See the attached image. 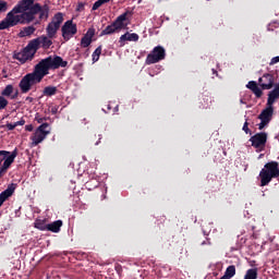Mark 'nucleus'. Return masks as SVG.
Masks as SVG:
<instances>
[{
    "mask_svg": "<svg viewBox=\"0 0 279 279\" xmlns=\"http://www.w3.org/2000/svg\"><path fill=\"white\" fill-rule=\"evenodd\" d=\"M36 14L39 19H49V7L39 3L34 4V0H21L0 22V29H10L16 25H27L34 21Z\"/></svg>",
    "mask_w": 279,
    "mask_h": 279,
    "instance_id": "nucleus-1",
    "label": "nucleus"
},
{
    "mask_svg": "<svg viewBox=\"0 0 279 279\" xmlns=\"http://www.w3.org/2000/svg\"><path fill=\"white\" fill-rule=\"evenodd\" d=\"M69 64L68 61H64L62 57L59 56H49L46 59H43L39 63L35 65V69L32 73L26 74L20 82L19 86L22 93H29L34 84H40L45 75H49V70L64 69Z\"/></svg>",
    "mask_w": 279,
    "mask_h": 279,
    "instance_id": "nucleus-2",
    "label": "nucleus"
},
{
    "mask_svg": "<svg viewBox=\"0 0 279 279\" xmlns=\"http://www.w3.org/2000/svg\"><path fill=\"white\" fill-rule=\"evenodd\" d=\"M52 39L53 38L49 37L48 35L47 36L43 35L40 37L32 39L28 43V45L24 48V50L16 54V59L20 62H22V64H25V62H27V60H32V58H34V56H36V51H38V49H40V45H41L43 49H49V47H51V45H53Z\"/></svg>",
    "mask_w": 279,
    "mask_h": 279,
    "instance_id": "nucleus-3",
    "label": "nucleus"
},
{
    "mask_svg": "<svg viewBox=\"0 0 279 279\" xmlns=\"http://www.w3.org/2000/svg\"><path fill=\"white\" fill-rule=\"evenodd\" d=\"M278 162L271 161L266 163L264 169L259 172L260 186H267V184H269L274 178H278Z\"/></svg>",
    "mask_w": 279,
    "mask_h": 279,
    "instance_id": "nucleus-4",
    "label": "nucleus"
},
{
    "mask_svg": "<svg viewBox=\"0 0 279 279\" xmlns=\"http://www.w3.org/2000/svg\"><path fill=\"white\" fill-rule=\"evenodd\" d=\"M51 134V130L49 129V124L48 123H43L41 125H39L36 131L34 132V134L31 136V147H36L38 145H40V143H43V141H45V138H47V135Z\"/></svg>",
    "mask_w": 279,
    "mask_h": 279,
    "instance_id": "nucleus-5",
    "label": "nucleus"
},
{
    "mask_svg": "<svg viewBox=\"0 0 279 279\" xmlns=\"http://www.w3.org/2000/svg\"><path fill=\"white\" fill-rule=\"evenodd\" d=\"M64 22V15L62 13H57L52 17L51 22L46 27V34L49 38H57L58 36V29H60V26Z\"/></svg>",
    "mask_w": 279,
    "mask_h": 279,
    "instance_id": "nucleus-6",
    "label": "nucleus"
},
{
    "mask_svg": "<svg viewBox=\"0 0 279 279\" xmlns=\"http://www.w3.org/2000/svg\"><path fill=\"white\" fill-rule=\"evenodd\" d=\"M260 123L258 124L259 130H263L269 125L271 119H274V106L266 105V108L258 116Z\"/></svg>",
    "mask_w": 279,
    "mask_h": 279,
    "instance_id": "nucleus-7",
    "label": "nucleus"
},
{
    "mask_svg": "<svg viewBox=\"0 0 279 279\" xmlns=\"http://www.w3.org/2000/svg\"><path fill=\"white\" fill-rule=\"evenodd\" d=\"M167 56L165 48L162 46H157L146 58V64H156L160 60H165Z\"/></svg>",
    "mask_w": 279,
    "mask_h": 279,
    "instance_id": "nucleus-8",
    "label": "nucleus"
},
{
    "mask_svg": "<svg viewBox=\"0 0 279 279\" xmlns=\"http://www.w3.org/2000/svg\"><path fill=\"white\" fill-rule=\"evenodd\" d=\"M61 33L64 40H71L77 34V24L73 23V20L66 21L61 28Z\"/></svg>",
    "mask_w": 279,
    "mask_h": 279,
    "instance_id": "nucleus-9",
    "label": "nucleus"
},
{
    "mask_svg": "<svg viewBox=\"0 0 279 279\" xmlns=\"http://www.w3.org/2000/svg\"><path fill=\"white\" fill-rule=\"evenodd\" d=\"M252 146L257 149V151H263L267 143V133H257L250 138Z\"/></svg>",
    "mask_w": 279,
    "mask_h": 279,
    "instance_id": "nucleus-10",
    "label": "nucleus"
},
{
    "mask_svg": "<svg viewBox=\"0 0 279 279\" xmlns=\"http://www.w3.org/2000/svg\"><path fill=\"white\" fill-rule=\"evenodd\" d=\"M258 84L263 90H271V88H274V84H276V78L272 74L266 73L258 78Z\"/></svg>",
    "mask_w": 279,
    "mask_h": 279,
    "instance_id": "nucleus-11",
    "label": "nucleus"
},
{
    "mask_svg": "<svg viewBox=\"0 0 279 279\" xmlns=\"http://www.w3.org/2000/svg\"><path fill=\"white\" fill-rule=\"evenodd\" d=\"M16 156H19V150L14 149L12 153L8 150H0V168L3 167V162L12 159V163L14 162Z\"/></svg>",
    "mask_w": 279,
    "mask_h": 279,
    "instance_id": "nucleus-12",
    "label": "nucleus"
},
{
    "mask_svg": "<svg viewBox=\"0 0 279 279\" xmlns=\"http://www.w3.org/2000/svg\"><path fill=\"white\" fill-rule=\"evenodd\" d=\"M94 36H95V28H88L86 34L81 39V47H83L84 49H86V47H90Z\"/></svg>",
    "mask_w": 279,
    "mask_h": 279,
    "instance_id": "nucleus-13",
    "label": "nucleus"
},
{
    "mask_svg": "<svg viewBox=\"0 0 279 279\" xmlns=\"http://www.w3.org/2000/svg\"><path fill=\"white\" fill-rule=\"evenodd\" d=\"M125 21H128V13H123L116 19L113 24L117 27L118 32H120V29H125V27H128V24H125Z\"/></svg>",
    "mask_w": 279,
    "mask_h": 279,
    "instance_id": "nucleus-14",
    "label": "nucleus"
},
{
    "mask_svg": "<svg viewBox=\"0 0 279 279\" xmlns=\"http://www.w3.org/2000/svg\"><path fill=\"white\" fill-rule=\"evenodd\" d=\"M129 40L130 43L138 41V34L136 33H126L120 37L119 43L121 46L125 45V41Z\"/></svg>",
    "mask_w": 279,
    "mask_h": 279,
    "instance_id": "nucleus-15",
    "label": "nucleus"
},
{
    "mask_svg": "<svg viewBox=\"0 0 279 279\" xmlns=\"http://www.w3.org/2000/svg\"><path fill=\"white\" fill-rule=\"evenodd\" d=\"M246 88L252 90V93L255 95V97H257V98L263 97V89H260V87H258V84L256 83V81L248 82L246 85Z\"/></svg>",
    "mask_w": 279,
    "mask_h": 279,
    "instance_id": "nucleus-16",
    "label": "nucleus"
},
{
    "mask_svg": "<svg viewBox=\"0 0 279 279\" xmlns=\"http://www.w3.org/2000/svg\"><path fill=\"white\" fill-rule=\"evenodd\" d=\"M279 97V85H277L271 92L268 94L267 106H274L276 104V99Z\"/></svg>",
    "mask_w": 279,
    "mask_h": 279,
    "instance_id": "nucleus-17",
    "label": "nucleus"
},
{
    "mask_svg": "<svg viewBox=\"0 0 279 279\" xmlns=\"http://www.w3.org/2000/svg\"><path fill=\"white\" fill-rule=\"evenodd\" d=\"M14 93V86L7 85L5 88L1 92L2 97H11V99H16L19 97V92L15 93V95H12Z\"/></svg>",
    "mask_w": 279,
    "mask_h": 279,
    "instance_id": "nucleus-18",
    "label": "nucleus"
},
{
    "mask_svg": "<svg viewBox=\"0 0 279 279\" xmlns=\"http://www.w3.org/2000/svg\"><path fill=\"white\" fill-rule=\"evenodd\" d=\"M61 228H62V220H56L46 226V230H48L49 232H54V233L60 232Z\"/></svg>",
    "mask_w": 279,
    "mask_h": 279,
    "instance_id": "nucleus-19",
    "label": "nucleus"
},
{
    "mask_svg": "<svg viewBox=\"0 0 279 279\" xmlns=\"http://www.w3.org/2000/svg\"><path fill=\"white\" fill-rule=\"evenodd\" d=\"M35 32H36V27L26 26V27L22 28V31L19 33V37L20 38H25L27 36L34 35Z\"/></svg>",
    "mask_w": 279,
    "mask_h": 279,
    "instance_id": "nucleus-20",
    "label": "nucleus"
},
{
    "mask_svg": "<svg viewBox=\"0 0 279 279\" xmlns=\"http://www.w3.org/2000/svg\"><path fill=\"white\" fill-rule=\"evenodd\" d=\"M56 93H58V87H56V86H47L43 90V95L45 97H53V95H56Z\"/></svg>",
    "mask_w": 279,
    "mask_h": 279,
    "instance_id": "nucleus-21",
    "label": "nucleus"
},
{
    "mask_svg": "<svg viewBox=\"0 0 279 279\" xmlns=\"http://www.w3.org/2000/svg\"><path fill=\"white\" fill-rule=\"evenodd\" d=\"M12 167V159H8L0 168V178H3L5 173H8V170Z\"/></svg>",
    "mask_w": 279,
    "mask_h": 279,
    "instance_id": "nucleus-22",
    "label": "nucleus"
},
{
    "mask_svg": "<svg viewBox=\"0 0 279 279\" xmlns=\"http://www.w3.org/2000/svg\"><path fill=\"white\" fill-rule=\"evenodd\" d=\"M114 32H119V29L117 28V26L114 25V23H112L111 25H108L102 32L101 35L102 36H108L110 34H114Z\"/></svg>",
    "mask_w": 279,
    "mask_h": 279,
    "instance_id": "nucleus-23",
    "label": "nucleus"
},
{
    "mask_svg": "<svg viewBox=\"0 0 279 279\" xmlns=\"http://www.w3.org/2000/svg\"><path fill=\"white\" fill-rule=\"evenodd\" d=\"M106 3H110V0H98L96 1L93 7H92V10L95 11V10H99V8H101V5L106 4Z\"/></svg>",
    "mask_w": 279,
    "mask_h": 279,
    "instance_id": "nucleus-24",
    "label": "nucleus"
},
{
    "mask_svg": "<svg viewBox=\"0 0 279 279\" xmlns=\"http://www.w3.org/2000/svg\"><path fill=\"white\" fill-rule=\"evenodd\" d=\"M35 228H37V230L45 231L47 230V225H45V222L41 220H37L35 221Z\"/></svg>",
    "mask_w": 279,
    "mask_h": 279,
    "instance_id": "nucleus-25",
    "label": "nucleus"
},
{
    "mask_svg": "<svg viewBox=\"0 0 279 279\" xmlns=\"http://www.w3.org/2000/svg\"><path fill=\"white\" fill-rule=\"evenodd\" d=\"M99 56H101V47H98L94 52H93V61L97 62L99 60Z\"/></svg>",
    "mask_w": 279,
    "mask_h": 279,
    "instance_id": "nucleus-26",
    "label": "nucleus"
},
{
    "mask_svg": "<svg viewBox=\"0 0 279 279\" xmlns=\"http://www.w3.org/2000/svg\"><path fill=\"white\" fill-rule=\"evenodd\" d=\"M8 99L5 97L0 96V110H5L8 108Z\"/></svg>",
    "mask_w": 279,
    "mask_h": 279,
    "instance_id": "nucleus-27",
    "label": "nucleus"
},
{
    "mask_svg": "<svg viewBox=\"0 0 279 279\" xmlns=\"http://www.w3.org/2000/svg\"><path fill=\"white\" fill-rule=\"evenodd\" d=\"M2 12H8V2L7 1H0V14Z\"/></svg>",
    "mask_w": 279,
    "mask_h": 279,
    "instance_id": "nucleus-28",
    "label": "nucleus"
},
{
    "mask_svg": "<svg viewBox=\"0 0 279 279\" xmlns=\"http://www.w3.org/2000/svg\"><path fill=\"white\" fill-rule=\"evenodd\" d=\"M279 62V57H274L271 60H270V66H274V64H278Z\"/></svg>",
    "mask_w": 279,
    "mask_h": 279,
    "instance_id": "nucleus-29",
    "label": "nucleus"
},
{
    "mask_svg": "<svg viewBox=\"0 0 279 279\" xmlns=\"http://www.w3.org/2000/svg\"><path fill=\"white\" fill-rule=\"evenodd\" d=\"M247 125H248L247 122H245L242 129L243 132H245V134H250V128Z\"/></svg>",
    "mask_w": 279,
    "mask_h": 279,
    "instance_id": "nucleus-30",
    "label": "nucleus"
},
{
    "mask_svg": "<svg viewBox=\"0 0 279 279\" xmlns=\"http://www.w3.org/2000/svg\"><path fill=\"white\" fill-rule=\"evenodd\" d=\"M15 128H16V124H14V123H7V129H8V130L12 131V130H14Z\"/></svg>",
    "mask_w": 279,
    "mask_h": 279,
    "instance_id": "nucleus-31",
    "label": "nucleus"
},
{
    "mask_svg": "<svg viewBox=\"0 0 279 279\" xmlns=\"http://www.w3.org/2000/svg\"><path fill=\"white\" fill-rule=\"evenodd\" d=\"M25 131H26V132H33V131H34V125L27 124V125L25 126Z\"/></svg>",
    "mask_w": 279,
    "mask_h": 279,
    "instance_id": "nucleus-32",
    "label": "nucleus"
},
{
    "mask_svg": "<svg viewBox=\"0 0 279 279\" xmlns=\"http://www.w3.org/2000/svg\"><path fill=\"white\" fill-rule=\"evenodd\" d=\"M25 123V120H20L17 122H14L13 125H15V128H19V125H23Z\"/></svg>",
    "mask_w": 279,
    "mask_h": 279,
    "instance_id": "nucleus-33",
    "label": "nucleus"
},
{
    "mask_svg": "<svg viewBox=\"0 0 279 279\" xmlns=\"http://www.w3.org/2000/svg\"><path fill=\"white\" fill-rule=\"evenodd\" d=\"M25 101H27V104H32V101H34V98L28 96V97H26Z\"/></svg>",
    "mask_w": 279,
    "mask_h": 279,
    "instance_id": "nucleus-34",
    "label": "nucleus"
},
{
    "mask_svg": "<svg viewBox=\"0 0 279 279\" xmlns=\"http://www.w3.org/2000/svg\"><path fill=\"white\" fill-rule=\"evenodd\" d=\"M51 112H52V114H56L58 112V107H52Z\"/></svg>",
    "mask_w": 279,
    "mask_h": 279,
    "instance_id": "nucleus-35",
    "label": "nucleus"
},
{
    "mask_svg": "<svg viewBox=\"0 0 279 279\" xmlns=\"http://www.w3.org/2000/svg\"><path fill=\"white\" fill-rule=\"evenodd\" d=\"M37 122H38V123H43V119H38Z\"/></svg>",
    "mask_w": 279,
    "mask_h": 279,
    "instance_id": "nucleus-36",
    "label": "nucleus"
},
{
    "mask_svg": "<svg viewBox=\"0 0 279 279\" xmlns=\"http://www.w3.org/2000/svg\"><path fill=\"white\" fill-rule=\"evenodd\" d=\"M258 158H259V159L263 158V154H260Z\"/></svg>",
    "mask_w": 279,
    "mask_h": 279,
    "instance_id": "nucleus-37",
    "label": "nucleus"
},
{
    "mask_svg": "<svg viewBox=\"0 0 279 279\" xmlns=\"http://www.w3.org/2000/svg\"><path fill=\"white\" fill-rule=\"evenodd\" d=\"M2 73L5 74L7 73L5 70H2Z\"/></svg>",
    "mask_w": 279,
    "mask_h": 279,
    "instance_id": "nucleus-38",
    "label": "nucleus"
},
{
    "mask_svg": "<svg viewBox=\"0 0 279 279\" xmlns=\"http://www.w3.org/2000/svg\"><path fill=\"white\" fill-rule=\"evenodd\" d=\"M202 245H206V242H203Z\"/></svg>",
    "mask_w": 279,
    "mask_h": 279,
    "instance_id": "nucleus-39",
    "label": "nucleus"
},
{
    "mask_svg": "<svg viewBox=\"0 0 279 279\" xmlns=\"http://www.w3.org/2000/svg\"><path fill=\"white\" fill-rule=\"evenodd\" d=\"M4 77H8V75L5 74Z\"/></svg>",
    "mask_w": 279,
    "mask_h": 279,
    "instance_id": "nucleus-40",
    "label": "nucleus"
}]
</instances>
